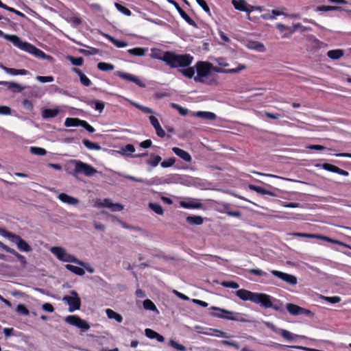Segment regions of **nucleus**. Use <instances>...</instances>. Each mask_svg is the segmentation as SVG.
Here are the masks:
<instances>
[{"mask_svg":"<svg viewBox=\"0 0 351 351\" xmlns=\"http://www.w3.org/2000/svg\"><path fill=\"white\" fill-rule=\"evenodd\" d=\"M197 75L194 76V80L196 82L206 83L205 78L210 74L211 71L221 73L237 74L247 69V66L243 64H239L237 67L230 69L218 68L213 66L208 62H198L195 64Z\"/></svg>","mask_w":351,"mask_h":351,"instance_id":"f257e3e1","label":"nucleus"},{"mask_svg":"<svg viewBox=\"0 0 351 351\" xmlns=\"http://www.w3.org/2000/svg\"><path fill=\"white\" fill-rule=\"evenodd\" d=\"M1 36L5 39L12 42L14 46L21 50L26 51L38 58L47 60L49 61L53 60V58L51 56L45 53L43 51L36 47L34 45L21 40V38L16 35L3 34V32L0 30V37Z\"/></svg>","mask_w":351,"mask_h":351,"instance_id":"f03ea898","label":"nucleus"},{"mask_svg":"<svg viewBox=\"0 0 351 351\" xmlns=\"http://www.w3.org/2000/svg\"><path fill=\"white\" fill-rule=\"evenodd\" d=\"M235 294L242 300H249L259 304L265 308L272 306L271 296L265 293H254L246 289H239L236 291Z\"/></svg>","mask_w":351,"mask_h":351,"instance_id":"7ed1b4c3","label":"nucleus"},{"mask_svg":"<svg viewBox=\"0 0 351 351\" xmlns=\"http://www.w3.org/2000/svg\"><path fill=\"white\" fill-rule=\"evenodd\" d=\"M193 58L189 54L177 55L173 52L169 51L166 58V64L172 68L184 67L190 65Z\"/></svg>","mask_w":351,"mask_h":351,"instance_id":"20e7f679","label":"nucleus"},{"mask_svg":"<svg viewBox=\"0 0 351 351\" xmlns=\"http://www.w3.org/2000/svg\"><path fill=\"white\" fill-rule=\"evenodd\" d=\"M69 163L74 166L73 175L83 174L91 177L98 173L97 170L90 165L78 160H71Z\"/></svg>","mask_w":351,"mask_h":351,"instance_id":"39448f33","label":"nucleus"},{"mask_svg":"<svg viewBox=\"0 0 351 351\" xmlns=\"http://www.w3.org/2000/svg\"><path fill=\"white\" fill-rule=\"evenodd\" d=\"M50 252L54 254L57 258L63 262L74 263L82 267L85 266V263L80 261L76 258L74 256L69 254L66 250L62 247H52L50 249Z\"/></svg>","mask_w":351,"mask_h":351,"instance_id":"423d86ee","label":"nucleus"},{"mask_svg":"<svg viewBox=\"0 0 351 351\" xmlns=\"http://www.w3.org/2000/svg\"><path fill=\"white\" fill-rule=\"evenodd\" d=\"M62 301L69 305V311L72 313L76 310H79L81 306V300L75 291H71L70 295H65L62 298Z\"/></svg>","mask_w":351,"mask_h":351,"instance_id":"0eeeda50","label":"nucleus"},{"mask_svg":"<svg viewBox=\"0 0 351 351\" xmlns=\"http://www.w3.org/2000/svg\"><path fill=\"white\" fill-rule=\"evenodd\" d=\"M95 206L97 208H108L113 212L121 211L123 209V206L119 203L114 204L109 198L96 199Z\"/></svg>","mask_w":351,"mask_h":351,"instance_id":"6e6552de","label":"nucleus"},{"mask_svg":"<svg viewBox=\"0 0 351 351\" xmlns=\"http://www.w3.org/2000/svg\"><path fill=\"white\" fill-rule=\"evenodd\" d=\"M65 322L70 325L75 326L84 330H88L90 328L88 323L77 315H69L66 317Z\"/></svg>","mask_w":351,"mask_h":351,"instance_id":"1a4fd4ad","label":"nucleus"},{"mask_svg":"<svg viewBox=\"0 0 351 351\" xmlns=\"http://www.w3.org/2000/svg\"><path fill=\"white\" fill-rule=\"evenodd\" d=\"M286 308L287 311L292 315H299L303 314L311 315L312 314L311 311L302 308L292 303L287 304Z\"/></svg>","mask_w":351,"mask_h":351,"instance_id":"9d476101","label":"nucleus"},{"mask_svg":"<svg viewBox=\"0 0 351 351\" xmlns=\"http://www.w3.org/2000/svg\"><path fill=\"white\" fill-rule=\"evenodd\" d=\"M271 272L274 276L278 277V278L282 280L283 281L287 282L289 285H295L297 284V278L293 275L288 274L277 270H272Z\"/></svg>","mask_w":351,"mask_h":351,"instance_id":"9b49d317","label":"nucleus"},{"mask_svg":"<svg viewBox=\"0 0 351 351\" xmlns=\"http://www.w3.org/2000/svg\"><path fill=\"white\" fill-rule=\"evenodd\" d=\"M210 310L219 311V312H221V313L227 315H222L219 313H215L214 316H215L217 317L224 318V319H230V320H238V315H239L238 313H234L232 311H229L225 310L223 308L215 307V306H212L210 308Z\"/></svg>","mask_w":351,"mask_h":351,"instance_id":"f8f14e48","label":"nucleus"},{"mask_svg":"<svg viewBox=\"0 0 351 351\" xmlns=\"http://www.w3.org/2000/svg\"><path fill=\"white\" fill-rule=\"evenodd\" d=\"M12 242L14 243L20 251L29 252L32 251L31 246L20 236L15 234Z\"/></svg>","mask_w":351,"mask_h":351,"instance_id":"ddd939ff","label":"nucleus"},{"mask_svg":"<svg viewBox=\"0 0 351 351\" xmlns=\"http://www.w3.org/2000/svg\"><path fill=\"white\" fill-rule=\"evenodd\" d=\"M232 3L239 11L251 12L254 10V6L248 5L245 0H232Z\"/></svg>","mask_w":351,"mask_h":351,"instance_id":"4468645a","label":"nucleus"},{"mask_svg":"<svg viewBox=\"0 0 351 351\" xmlns=\"http://www.w3.org/2000/svg\"><path fill=\"white\" fill-rule=\"evenodd\" d=\"M117 75L121 78H122L125 80L132 82L135 83L136 85L139 86L140 87L145 86V84L143 82H141L138 77H136L132 74L123 73V72H119L117 73Z\"/></svg>","mask_w":351,"mask_h":351,"instance_id":"2eb2a0df","label":"nucleus"},{"mask_svg":"<svg viewBox=\"0 0 351 351\" xmlns=\"http://www.w3.org/2000/svg\"><path fill=\"white\" fill-rule=\"evenodd\" d=\"M315 166L316 167L322 166V167L326 171L337 173H339V174H340L341 176H347L349 174L348 171H346L343 169H341L334 165L329 164V163H324L322 165H316Z\"/></svg>","mask_w":351,"mask_h":351,"instance_id":"dca6fc26","label":"nucleus"},{"mask_svg":"<svg viewBox=\"0 0 351 351\" xmlns=\"http://www.w3.org/2000/svg\"><path fill=\"white\" fill-rule=\"evenodd\" d=\"M58 198L62 202L71 206H75L79 203V199L77 198L69 195L64 193H60Z\"/></svg>","mask_w":351,"mask_h":351,"instance_id":"f3484780","label":"nucleus"},{"mask_svg":"<svg viewBox=\"0 0 351 351\" xmlns=\"http://www.w3.org/2000/svg\"><path fill=\"white\" fill-rule=\"evenodd\" d=\"M169 51L163 52L161 49L153 48L151 49L150 57L152 59H157L167 62L166 58L168 56Z\"/></svg>","mask_w":351,"mask_h":351,"instance_id":"a211bd4d","label":"nucleus"},{"mask_svg":"<svg viewBox=\"0 0 351 351\" xmlns=\"http://www.w3.org/2000/svg\"><path fill=\"white\" fill-rule=\"evenodd\" d=\"M291 28V29H290V33H285L282 36V38H290L291 36L298 30H300L301 32H304L310 29V28L303 26L300 23H293Z\"/></svg>","mask_w":351,"mask_h":351,"instance_id":"6ab92c4d","label":"nucleus"},{"mask_svg":"<svg viewBox=\"0 0 351 351\" xmlns=\"http://www.w3.org/2000/svg\"><path fill=\"white\" fill-rule=\"evenodd\" d=\"M245 46L249 49L258 52H265L266 50L265 45L258 41L249 40L246 43Z\"/></svg>","mask_w":351,"mask_h":351,"instance_id":"aec40b11","label":"nucleus"},{"mask_svg":"<svg viewBox=\"0 0 351 351\" xmlns=\"http://www.w3.org/2000/svg\"><path fill=\"white\" fill-rule=\"evenodd\" d=\"M149 119L151 124L152 125V126L154 128V129L156 130V134L159 137H161V138L164 137L165 136V132L160 126L157 118L154 116H150Z\"/></svg>","mask_w":351,"mask_h":351,"instance_id":"412c9836","label":"nucleus"},{"mask_svg":"<svg viewBox=\"0 0 351 351\" xmlns=\"http://www.w3.org/2000/svg\"><path fill=\"white\" fill-rule=\"evenodd\" d=\"M278 333L286 340L287 341H293L296 338H302L304 339L306 337L300 336L295 334H293L287 330L285 329H278Z\"/></svg>","mask_w":351,"mask_h":351,"instance_id":"4be33fe9","label":"nucleus"},{"mask_svg":"<svg viewBox=\"0 0 351 351\" xmlns=\"http://www.w3.org/2000/svg\"><path fill=\"white\" fill-rule=\"evenodd\" d=\"M172 151L173 153L179 156L180 158L184 160L186 162H191V155L186 151L178 148V147H173Z\"/></svg>","mask_w":351,"mask_h":351,"instance_id":"5701e85b","label":"nucleus"},{"mask_svg":"<svg viewBox=\"0 0 351 351\" xmlns=\"http://www.w3.org/2000/svg\"><path fill=\"white\" fill-rule=\"evenodd\" d=\"M174 4L182 19L189 25L196 27L197 25L195 23V21L189 17V16L179 6V5L177 3H174Z\"/></svg>","mask_w":351,"mask_h":351,"instance_id":"b1692460","label":"nucleus"},{"mask_svg":"<svg viewBox=\"0 0 351 351\" xmlns=\"http://www.w3.org/2000/svg\"><path fill=\"white\" fill-rule=\"evenodd\" d=\"M194 115L206 120H215L217 118L215 113L206 111H198Z\"/></svg>","mask_w":351,"mask_h":351,"instance_id":"393cba45","label":"nucleus"},{"mask_svg":"<svg viewBox=\"0 0 351 351\" xmlns=\"http://www.w3.org/2000/svg\"><path fill=\"white\" fill-rule=\"evenodd\" d=\"M0 68L5 71L7 73L17 75H26L27 71L25 69H16L12 68H8L3 64H0Z\"/></svg>","mask_w":351,"mask_h":351,"instance_id":"a878e982","label":"nucleus"},{"mask_svg":"<svg viewBox=\"0 0 351 351\" xmlns=\"http://www.w3.org/2000/svg\"><path fill=\"white\" fill-rule=\"evenodd\" d=\"M106 313L108 319H114L118 323H121L123 321V317L121 314L114 311L110 308H107L106 310Z\"/></svg>","mask_w":351,"mask_h":351,"instance_id":"bb28decb","label":"nucleus"},{"mask_svg":"<svg viewBox=\"0 0 351 351\" xmlns=\"http://www.w3.org/2000/svg\"><path fill=\"white\" fill-rule=\"evenodd\" d=\"M135 152V147L132 144H128L125 147H123L117 152L124 156H129Z\"/></svg>","mask_w":351,"mask_h":351,"instance_id":"cd10ccee","label":"nucleus"},{"mask_svg":"<svg viewBox=\"0 0 351 351\" xmlns=\"http://www.w3.org/2000/svg\"><path fill=\"white\" fill-rule=\"evenodd\" d=\"M59 114L58 108L44 109L42 111V117L43 119H50L56 117Z\"/></svg>","mask_w":351,"mask_h":351,"instance_id":"c85d7f7f","label":"nucleus"},{"mask_svg":"<svg viewBox=\"0 0 351 351\" xmlns=\"http://www.w3.org/2000/svg\"><path fill=\"white\" fill-rule=\"evenodd\" d=\"M344 55V51L343 49H334L330 50L327 52V56L332 60H339Z\"/></svg>","mask_w":351,"mask_h":351,"instance_id":"c756f323","label":"nucleus"},{"mask_svg":"<svg viewBox=\"0 0 351 351\" xmlns=\"http://www.w3.org/2000/svg\"><path fill=\"white\" fill-rule=\"evenodd\" d=\"M180 205L181 207H183L185 208H199L202 207V204L195 202V201H191V202L181 201V202H180Z\"/></svg>","mask_w":351,"mask_h":351,"instance_id":"7c9ffc66","label":"nucleus"},{"mask_svg":"<svg viewBox=\"0 0 351 351\" xmlns=\"http://www.w3.org/2000/svg\"><path fill=\"white\" fill-rule=\"evenodd\" d=\"M186 221L191 225H201L204 219L200 216H189L186 217Z\"/></svg>","mask_w":351,"mask_h":351,"instance_id":"2f4dec72","label":"nucleus"},{"mask_svg":"<svg viewBox=\"0 0 351 351\" xmlns=\"http://www.w3.org/2000/svg\"><path fill=\"white\" fill-rule=\"evenodd\" d=\"M104 36L107 38L110 42H112L116 47L119 48L125 47L128 45V43L125 41L119 40L115 39L114 37L109 34H104Z\"/></svg>","mask_w":351,"mask_h":351,"instance_id":"473e14b6","label":"nucleus"},{"mask_svg":"<svg viewBox=\"0 0 351 351\" xmlns=\"http://www.w3.org/2000/svg\"><path fill=\"white\" fill-rule=\"evenodd\" d=\"M82 120L77 118H66L64 121V125L66 127L81 126Z\"/></svg>","mask_w":351,"mask_h":351,"instance_id":"72a5a7b5","label":"nucleus"},{"mask_svg":"<svg viewBox=\"0 0 351 351\" xmlns=\"http://www.w3.org/2000/svg\"><path fill=\"white\" fill-rule=\"evenodd\" d=\"M66 268L70 271L78 276H84L85 274V271L84 269L77 266L68 264L66 265Z\"/></svg>","mask_w":351,"mask_h":351,"instance_id":"f704fd0d","label":"nucleus"},{"mask_svg":"<svg viewBox=\"0 0 351 351\" xmlns=\"http://www.w3.org/2000/svg\"><path fill=\"white\" fill-rule=\"evenodd\" d=\"M84 145L88 149L91 150H100L101 149V146L95 143L91 142L89 140L84 139L82 141Z\"/></svg>","mask_w":351,"mask_h":351,"instance_id":"c9c22d12","label":"nucleus"},{"mask_svg":"<svg viewBox=\"0 0 351 351\" xmlns=\"http://www.w3.org/2000/svg\"><path fill=\"white\" fill-rule=\"evenodd\" d=\"M222 208L224 210V212L228 215L231 217H241V213L239 211H231L229 208L230 206L227 203H223L221 204Z\"/></svg>","mask_w":351,"mask_h":351,"instance_id":"e433bc0d","label":"nucleus"},{"mask_svg":"<svg viewBox=\"0 0 351 351\" xmlns=\"http://www.w3.org/2000/svg\"><path fill=\"white\" fill-rule=\"evenodd\" d=\"M73 71L77 74H78L80 82L83 85L86 86H88L90 85V80L83 73H82L79 69H74Z\"/></svg>","mask_w":351,"mask_h":351,"instance_id":"4c0bfd02","label":"nucleus"},{"mask_svg":"<svg viewBox=\"0 0 351 351\" xmlns=\"http://www.w3.org/2000/svg\"><path fill=\"white\" fill-rule=\"evenodd\" d=\"M342 8L338 6L322 5L316 8L317 12L340 11Z\"/></svg>","mask_w":351,"mask_h":351,"instance_id":"58836bf2","label":"nucleus"},{"mask_svg":"<svg viewBox=\"0 0 351 351\" xmlns=\"http://www.w3.org/2000/svg\"><path fill=\"white\" fill-rule=\"evenodd\" d=\"M147 51V49L136 47V48L129 49L128 51V52L130 54L133 55V56H143L145 54Z\"/></svg>","mask_w":351,"mask_h":351,"instance_id":"ea45409f","label":"nucleus"},{"mask_svg":"<svg viewBox=\"0 0 351 351\" xmlns=\"http://www.w3.org/2000/svg\"><path fill=\"white\" fill-rule=\"evenodd\" d=\"M148 206L155 213L159 215H163L164 210L160 204L150 202L148 204Z\"/></svg>","mask_w":351,"mask_h":351,"instance_id":"a19ab883","label":"nucleus"},{"mask_svg":"<svg viewBox=\"0 0 351 351\" xmlns=\"http://www.w3.org/2000/svg\"><path fill=\"white\" fill-rule=\"evenodd\" d=\"M161 157L158 155L151 154L150 158L147 161V163L152 167H156L158 163L161 161Z\"/></svg>","mask_w":351,"mask_h":351,"instance_id":"79ce46f5","label":"nucleus"},{"mask_svg":"<svg viewBox=\"0 0 351 351\" xmlns=\"http://www.w3.org/2000/svg\"><path fill=\"white\" fill-rule=\"evenodd\" d=\"M143 307L145 309L152 311H156V312L158 313V311L156 305L154 304V302L152 300H150L149 299L145 300L143 301Z\"/></svg>","mask_w":351,"mask_h":351,"instance_id":"37998d69","label":"nucleus"},{"mask_svg":"<svg viewBox=\"0 0 351 351\" xmlns=\"http://www.w3.org/2000/svg\"><path fill=\"white\" fill-rule=\"evenodd\" d=\"M0 84L6 85L9 89L16 88L18 92H21L24 89L20 84L15 82H0Z\"/></svg>","mask_w":351,"mask_h":351,"instance_id":"c03bdc74","label":"nucleus"},{"mask_svg":"<svg viewBox=\"0 0 351 351\" xmlns=\"http://www.w3.org/2000/svg\"><path fill=\"white\" fill-rule=\"evenodd\" d=\"M29 152L31 154L37 156H45L47 154L45 149L38 147H30Z\"/></svg>","mask_w":351,"mask_h":351,"instance_id":"a18cd8bd","label":"nucleus"},{"mask_svg":"<svg viewBox=\"0 0 351 351\" xmlns=\"http://www.w3.org/2000/svg\"><path fill=\"white\" fill-rule=\"evenodd\" d=\"M217 64H218V68L224 69L225 67H228L229 66V63L226 58L223 57H218L213 59Z\"/></svg>","mask_w":351,"mask_h":351,"instance_id":"49530a36","label":"nucleus"},{"mask_svg":"<svg viewBox=\"0 0 351 351\" xmlns=\"http://www.w3.org/2000/svg\"><path fill=\"white\" fill-rule=\"evenodd\" d=\"M97 68L104 71H112L114 69V65L106 62H99L97 64Z\"/></svg>","mask_w":351,"mask_h":351,"instance_id":"de8ad7c7","label":"nucleus"},{"mask_svg":"<svg viewBox=\"0 0 351 351\" xmlns=\"http://www.w3.org/2000/svg\"><path fill=\"white\" fill-rule=\"evenodd\" d=\"M0 247L1 249H3V250H5V252H9L10 254H12L16 258H21V256H20V254L18 253L15 250H14L12 248H10V247H8V245H5L1 241H0Z\"/></svg>","mask_w":351,"mask_h":351,"instance_id":"09e8293b","label":"nucleus"},{"mask_svg":"<svg viewBox=\"0 0 351 351\" xmlns=\"http://www.w3.org/2000/svg\"><path fill=\"white\" fill-rule=\"evenodd\" d=\"M89 105L94 104L95 110H98L99 112H101L104 109V104L102 101L97 100H92L88 102Z\"/></svg>","mask_w":351,"mask_h":351,"instance_id":"8fccbe9b","label":"nucleus"},{"mask_svg":"<svg viewBox=\"0 0 351 351\" xmlns=\"http://www.w3.org/2000/svg\"><path fill=\"white\" fill-rule=\"evenodd\" d=\"M318 239H321V240H323V241H327V242H330V243H335V244H337V245H341V246H347L343 242H341V241H339L338 240H335V239H330L329 237H324V236L319 235V234H318Z\"/></svg>","mask_w":351,"mask_h":351,"instance_id":"3c124183","label":"nucleus"},{"mask_svg":"<svg viewBox=\"0 0 351 351\" xmlns=\"http://www.w3.org/2000/svg\"><path fill=\"white\" fill-rule=\"evenodd\" d=\"M67 59L71 62L72 64L75 66H81L84 62V60L82 57L74 58L73 56H68Z\"/></svg>","mask_w":351,"mask_h":351,"instance_id":"603ef678","label":"nucleus"},{"mask_svg":"<svg viewBox=\"0 0 351 351\" xmlns=\"http://www.w3.org/2000/svg\"><path fill=\"white\" fill-rule=\"evenodd\" d=\"M276 27L282 34V36L285 33H290V29H291V28L290 27L287 26L285 24L280 23L276 24Z\"/></svg>","mask_w":351,"mask_h":351,"instance_id":"864d4df0","label":"nucleus"},{"mask_svg":"<svg viewBox=\"0 0 351 351\" xmlns=\"http://www.w3.org/2000/svg\"><path fill=\"white\" fill-rule=\"evenodd\" d=\"M169 344L174 349L178 351H185L186 350V347L182 344L178 343L176 341L171 339L169 342Z\"/></svg>","mask_w":351,"mask_h":351,"instance_id":"5fc2aeb1","label":"nucleus"},{"mask_svg":"<svg viewBox=\"0 0 351 351\" xmlns=\"http://www.w3.org/2000/svg\"><path fill=\"white\" fill-rule=\"evenodd\" d=\"M132 105L134 106H135L136 108L139 109L140 110H141L144 113H146V114H152L154 113V111L148 108V107H146V106H143L142 105H140L137 103H135V102H132Z\"/></svg>","mask_w":351,"mask_h":351,"instance_id":"6e6d98bb","label":"nucleus"},{"mask_svg":"<svg viewBox=\"0 0 351 351\" xmlns=\"http://www.w3.org/2000/svg\"><path fill=\"white\" fill-rule=\"evenodd\" d=\"M291 234L294 237H298L318 239V234L302 233V232H294V233H291Z\"/></svg>","mask_w":351,"mask_h":351,"instance_id":"4d7b16f0","label":"nucleus"},{"mask_svg":"<svg viewBox=\"0 0 351 351\" xmlns=\"http://www.w3.org/2000/svg\"><path fill=\"white\" fill-rule=\"evenodd\" d=\"M221 285L224 287L231 288L234 289H238L239 287V284L233 281H223L221 282Z\"/></svg>","mask_w":351,"mask_h":351,"instance_id":"13d9d810","label":"nucleus"},{"mask_svg":"<svg viewBox=\"0 0 351 351\" xmlns=\"http://www.w3.org/2000/svg\"><path fill=\"white\" fill-rule=\"evenodd\" d=\"M181 73L186 77L191 78L194 76L195 70L193 67H188L180 71Z\"/></svg>","mask_w":351,"mask_h":351,"instance_id":"bf43d9fd","label":"nucleus"},{"mask_svg":"<svg viewBox=\"0 0 351 351\" xmlns=\"http://www.w3.org/2000/svg\"><path fill=\"white\" fill-rule=\"evenodd\" d=\"M116 8L121 13H123V14H125V16H130L131 15V12L129 9H128L127 8L121 5V4L118 3H116L114 4Z\"/></svg>","mask_w":351,"mask_h":351,"instance_id":"052dcab7","label":"nucleus"},{"mask_svg":"<svg viewBox=\"0 0 351 351\" xmlns=\"http://www.w3.org/2000/svg\"><path fill=\"white\" fill-rule=\"evenodd\" d=\"M16 311L21 315H29V311L28 309L23 305V304H19L16 306Z\"/></svg>","mask_w":351,"mask_h":351,"instance_id":"680f3d73","label":"nucleus"},{"mask_svg":"<svg viewBox=\"0 0 351 351\" xmlns=\"http://www.w3.org/2000/svg\"><path fill=\"white\" fill-rule=\"evenodd\" d=\"M0 235L3 237L8 238L10 241H12L15 234H13L11 232L7 231V230L0 228Z\"/></svg>","mask_w":351,"mask_h":351,"instance_id":"e2e57ef3","label":"nucleus"},{"mask_svg":"<svg viewBox=\"0 0 351 351\" xmlns=\"http://www.w3.org/2000/svg\"><path fill=\"white\" fill-rule=\"evenodd\" d=\"M322 298L323 300H324L325 301H327L332 304L339 303L341 300V298L339 296H333V297L322 296Z\"/></svg>","mask_w":351,"mask_h":351,"instance_id":"0e129e2a","label":"nucleus"},{"mask_svg":"<svg viewBox=\"0 0 351 351\" xmlns=\"http://www.w3.org/2000/svg\"><path fill=\"white\" fill-rule=\"evenodd\" d=\"M285 8H280L278 10H272V14H274L276 17L278 16H284L286 17L288 16L289 14L285 12Z\"/></svg>","mask_w":351,"mask_h":351,"instance_id":"69168bd1","label":"nucleus"},{"mask_svg":"<svg viewBox=\"0 0 351 351\" xmlns=\"http://www.w3.org/2000/svg\"><path fill=\"white\" fill-rule=\"evenodd\" d=\"M249 188L251 190L254 191H256V193H258L259 194L266 195L267 190L265 189L264 188H262L261 186H254V185H250Z\"/></svg>","mask_w":351,"mask_h":351,"instance_id":"338daca9","label":"nucleus"},{"mask_svg":"<svg viewBox=\"0 0 351 351\" xmlns=\"http://www.w3.org/2000/svg\"><path fill=\"white\" fill-rule=\"evenodd\" d=\"M171 106L178 110L179 113L181 114V115H186L187 113H188V110L186 108H182L180 106L176 104H171Z\"/></svg>","mask_w":351,"mask_h":351,"instance_id":"774afa93","label":"nucleus"}]
</instances>
